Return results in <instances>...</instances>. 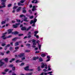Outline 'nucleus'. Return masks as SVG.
Returning a JSON list of instances; mask_svg holds the SVG:
<instances>
[{"mask_svg":"<svg viewBox=\"0 0 75 75\" xmlns=\"http://www.w3.org/2000/svg\"><path fill=\"white\" fill-rule=\"evenodd\" d=\"M13 49V47H10L9 48V50L10 51H12Z\"/></svg>","mask_w":75,"mask_h":75,"instance_id":"37","label":"nucleus"},{"mask_svg":"<svg viewBox=\"0 0 75 75\" xmlns=\"http://www.w3.org/2000/svg\"><path fill=\"white\" fill-rule=\"evenodd\" d=\"M15 49L16 50H17L19 49V47L18 46H17L15 47Z\"/></svg>","mask_w":75,"mask_h":75,"instance_id":"33","label":"nucleus"},{"mask_svg":"<svg viewBox=\"0 0 75 75\" xmlns=\"http://www.w3.org/2000/svg\"><path fill=\"white\" fill-rule=\"evenodd\" d=\"M23 13H25L26 12V11L25 10H23L22 11Z\"/></svg>","mask_w":75,"mask_h":75,"instance_id":"38","label":"nucleus"},{"mask_svg":"<svg viewBox=\"0 0 75 75\" xmlns=\"http://www.w3.org/2000/svg\"><path fill=\"white\" fill-rule=\"evenodd\" d=\"M17 8H18V6H14L13 8V9L14 10H15V9H16Z\"/></svg>","mask_w":75,"mask_h":75,"instance_id":"27","label":"nucleus"},{"mask_svg":"<svg viewBox=\"0 0 75 75\" xmlns=\"http://www.w3.org/2000/svg\"><path fill=\"white\" fill-rule=\"evenodd\" d=\"M9 67H10V68H12L14 67V64H9L8 66Z\"/></svg>","mask_w":75,"mask_h":75,"instance_id":"17","label":"nucleus"},{"mask_svg":"<svg viewBox=\"0 0 75 75\" xmlns=\"http://www.w3.org/2000/svg\"><path fill=\"white\" fill-rule=\"evenodd\" d=\"M17 39H18V37H16L14 38L13 39H12V41H14V40H17Z\"/></svg>","mask_w":75,"mask_h":75,"instance_id":"22","label":"nucleus"},{"mask_svg":"<svg viewBox=\"0 0 75 75\" xmlns=\"http://www.w3.org/2000/svg\"><path fill=\"white\" fill-rule=\"evenodd\" d=\"M13 28H18V26L15 25H13Z\"/></svg>","mask_w":75,"mask_h":75,"instance_id":"20","label":"nucleus"},{"mask_svg":"<svg viewBox=\"0 0 75 75\" xmlns=\"http://www.w3.org/2000/svg\"><path fill=\"white\" fill-rule=\"evenodd\" d=\"M32 36L31 35H29L28 36V38H31V37Z\"/></svg>","mask_w":75,"mask_h":75,"instance_id":"57","label":"nucleus"},{"mask_svg":"<svg viewBox=\"0 0 75 75\" xmlns=\"http://www.w3.org/2000/svg\"><path fill=\"white\" fill-rule=\"evenodd\" d=\"M33 70L34 69H29V71H33Z\"/></svg>","mask_w":75,"mask_h":75,"instance_id":"62","label":"nucleus"},{"mask_svg":"<svg viewBox=\"0 0 75 75\" xmlns=\"http://www.w3.org/2000/svg\"><path fill=\"white\" fill-rule=\"evenodd\" d=\"M52 71H50L48 72V73H47L48 74H52Z\"/></svg>","mask_w":75,"mask_h":75,"instance_id":"51","label":"nucleus"},{"mask_svg":"<svg viewBox=\"0 0 75 75\" xmlns=\"http://www.w3.org/2000/svg\"><path fill=\"white\" fill-rule=\"evenodd\" d=\"M34 18V16H31L30 17V19H32V18Z\"/></svg>","mask_w":75,"mask_h":75,"instance_id":"45","label":"nucleus"},{"mask_svg":"<svg viewBox=\"0 0 75 75\" xmlns=\"http://www.w3.org/2000/svg\"><path fill=\"white\" fill-rule=\"evenodd\" d=\"M16 21L17 22H19V23H20V22L21 21L20 20H16Z\"/></svg>","mask_w":75,"mask_h":75,"instance_id":"44","label":"nucleus"},{"mask_svg":"<svg viewBox=\"0 0 75 75\" xmlns=\"http://www.w3.org/2000/svg\"><path fill=\"white\" fill-rule=\"evenodd\" d=\"M21 30H22V31H24V30H26V28L25 27H22L21 28Z\"/></svg>","mask_w":75,"mask_h":75,"instance_id":"11","label":"nucleus"},{"mask_svg":"<svg viewBox=\"0 0 75 75\" xmlns=\"http://www.w3.org/2000/svg\"><path fill=\"white\" fill-rule=\"evenodd\" d=\"M23 35H24V34H20L18 35V36H19V37H21V36H23Z\"/></svg>","mask_w":75,"mask_h":75,"instance_id":"35","label":"nucleus"},{"mask_svg":"<svg viewBox=\"0 0 75 75\" xmlns=\"http://www.w3.org/2000/svg\"><path fill=\"white\" fill-rule=\"evenodd\" d=\"M26 46H28V47H30V45H31L30 44H27L26 45Z\"/></svg>","mask_w":75,"mask_h":75,"instance_id":"39","label":"nucleus"},{"mask_svg":"<svg viewBox=\"0 0 75 75\" xmlns=\"http://www.w3.org/2000/svg\"><path fill=\"white\" fill-rule=\"evenodd\" d=\"M12 35H9L7 37V38H11V37H12Z\"/></svg>","mask_w":75,"mask_h":75,"instance_id":"48","label":"nucleus"},{"mask_svg":"<svg viewBox=\"0 0 75 75\" xmlns=\"http://www.w3.org/2000/svg\"><path fill=\"white\" fill-rule=\"evenodd\" d=\"M25 59V57H23V58L21 59V60H24V59Z\"/></svg>","mask_w":75,"mask_h":75,"instance_id":"56","label":"nucleus"},{"mask_svg":"<svg viewBox=\"0 0 75 75\" xmlns=\"http://www.w3.org/2000/svg\"><path fill=\"white\" fill-rule=\"evenodd\" d=\"M22 61H20L19 59L17 60L16 61V63H18V62H22Z\"/></svg>","mask_w":75,"mask_h":75,"instance_id":"15","label":"nucleus"},{"mask_svg":"<svg viewBox=\"0 0 75 75\" xmlns=\"http://www.w3.org/2000/svg\"><path fill=\"white\" fill-rule=\"evenodd\" d=\"M18 45H19V43L18 42H16L15 43V46H18Z\"/></svg>","mask_w":75,"mask_h":75,"instance_id":"14","label":"nucleus"},{"mask_svg":"<svg viewBox=\"0 0 75 75\" xmlns=\"http://www.w3.org/2000/svg\"><path fill=\"white\" fill-rule=\"evenodd\" d=\"M24 2V1H23L22 0L20 1V2L21 3H23Z\"/></svg>","mask_w":75,"mask_h":75,"instance_id":"43","label":"nucleus"},{"mask_svg":"<svg viewBox=\"0 0 75 75\" xmlns=\"http://www.w3.org/2000/svg\"><path fill=\"white\" fill-rule=\"evenodd\" d=\"M43 71H44V72H47V69H44Z\"/></svg>","mask_w":75,"mask_h":75,"instance_id":"52","label":"nucleus"},{"mask_svg":"<svg viewBox=\"0 0 75 75\" xmlns=\"http://www.w3.org/2000/svg\"><path fill=\"white\" fill-rule=\"evenodd\" d=\"M6 45V43H3L1 44V46L2 47H4V46H5V45Z\"/></svg>","mask_w":75,"mask_h":75,"instance_id":"36","label":"nucleus"},{"mask_svg":"<svg viewBox=\"0 0 75 75\" xmlns=\"http://www.w3.org/2000/svg\"><path fill=\"white\" fill-rule=\"evenodd\" d=\"M15 24L17 26V25H20V23H16Z\"/></svg>","mask_w":75,"mask_h":75,"instance_id":"46","label":"nucleus"},{"mask_svg":"<svg viewBox=\"0 0 75 75\" xmlns=\"http://www.w3.org/2000/svg\"><path fill=\"white\" fill-rule=\"evenodd\" d=\"M24 69L25 71H29V66H26L24 68Z\"/></svg>","mask_w":75,"mask_h":75,"instance_id":"8","label":"nucleus"},{"mask_svg":"<svg viewBox=\"0 0 75 75\" xmlns=\"http://www.w3.org/2000/svg\"><path fill=\"white\" fill-rule=\"evenodd\" d=\"M37 19L36 18H35L34 19V20L33 21V22H34V23H35L37 22Z\"/></svg>","mask_w":75,"mask_h":75,"instance_id":"31","label":"nucleus"},{"mask_svg":"<svg viewBox=\"0 0 75 75\" xmlns=\"http://www.w3.org/2000/svg\"><path fill=\"white\" fill-rule=\"evenodd\" d=\"M30 24H32V23H34V22L33 21V20H31L30 22Z\"/></svg>","mask_w":75,"mask_h":75,"instance_id":"32","label":"nucleus"},{"mask_svg":"<svg viewBox=\"0 0 75 75\" xmlns=\"http://www.w3.org/2000/svg\"><path fill=\"white\" fill-rule=\"evenodd\" d=\"M33 74V72H30L28 73H27L26 75H31Z\"/></svg>","mask_w":75,"mask_h":75,"instance_id":"25","label":"nucleus"},{"mask_svg":"<svg viewBox=\"0 0 75 75\" xmlns=\"http://www.w3.org/2000/svg\"><path fill=\"white\" fill-rule=\"evenodd\" d=\"M35 0H33L32 1V3H34V2H35Z\"/></svg>","mask_w":75,"mask_h":75,"instance_id":"61","label":"nucleus"},{"mask_svg":"<svg viewBox=\"0 0 75 75\" xmlns=\"http://www.w3.org/2000/svg\"><path fill=\"white\" fill-rule=\"evenodd\" d=\"M13 29H9L8 30V34H9L11 33V34H13V35H16L17 34H18L19 33L18 32L16 31L12 32V31H13Z\"/></svg>","mask_w":75,"mask_h":75,"instance_id":"1","label":"nucleus"},{"mask_svg":"<svg viewBox=\"0 0 75 75\" xmlns=\"http://www.w3.org/2000/svg\"><path fill=\"white\" fill-rule=\"evenodd\" d=\"M6 54H9V53H10V51L9 50H8L6 52Z\"/></svg>","mask_w":75,"mask_h":75,"instance_id":"50","label":"nucleus"},{"mask_svg":"<svg viewBox=\"0 0 75 75\" xmlns=\"http://www.w3.org/2000/svg\"><path fill=\"white\" fill-rule=\"evenodd\" d=\"M39 58H38V57H33V60H34V61H35L37 59H38Z\"/></svg>","mask_w":75,"mask_h":75,"instance_id":"13","label":"nucleus"},{"mask_svg":"<svg viewBox=\"0 0 75 75\" xmlns=\"http://www.w3.org/2000/svg\"><path fill=\"white\" fill-rule=\"evenodd\" d=\"M13 42H12L10 43V45H11L12 46H13Z\"/></svg>","mask_w":75,"mask_h":75,"instance_id":"49","label":"nucleus"},{"mask_svg":"<svg viewBox=\"0 0 75 75\" xmlns=\"http://www.w3.org/2000/svg\"><path fill=\"white\" fill-rule=\"evenodd\" d=\"M18 6H21V4L20 2H19L18 3Z\"/></svg>","mask_w":75,"mask_h":75,"instance_id":"59","label":"nucleus"},{"mask_svg":"<svg viewBox=\"0 0 75 75\" xmlns=\"http://www.w3.org/2000/svg\"><path fill=\"white\" fill-rule=\"evenodd\" d=\"M12 71H16V67H12Z\"/></svg>","mask_w":75,"mask_h":75,"instance_id":"21","label":"nucleus"},{"mask_svg":"<svg viewBox=\"0 0 75 75\" xmlns=\"http://www.w3.org/2000/svg\"><path fill=\"white\" fill-rule=\"evenodd\" d=\"M16 23L15 21H12V23Z\"/></svg>","mask_w":75,"mask_h":75,"instance_id":"60","label":"nucleus"},{"mask_svg":"<svg viewBox=\"0 0 75 75\" xmlns=\"http://www.w3.org/2000/svg\"><path fill=\"white\" fill-rule=\"evenodd\" d=\"M21 7H19L18 8V9L16 10L17 12H19L20 11H21Z\"/></svg>","mask_w":75,"mask_h":75,"instance_id":"10","label":"nucleus"},{"mask_svg":"<svg viewBox=\"0 0 75 75\" xmlns=\"http://www.w3.org/2000/svg\"><path fill=\"white\" fill-rule=\"evenodd\" d=\"M24 53H21L19 55H18V56L19 57V58H21L23 57H24Z\"/></svg>","mask_w":75,"mask_h":75,"instance_id":"6","label":"nucleus"},{"mask_svg":"<svg viewBox=\"0 0 75 75\" xmlns=\"http://www.w3.org/2000/svg\"><path fill=\"white\" fill-rule=\"evenodd\" d=\"M28 38V37L27 36H25L23 38V39H25V38Z\"/></svg>","mask_w":75,"mask_h":75,"instance_id":"63","label":"nucleus"},{"mask_svg":"<svg viewBox=\"0 0 75 75\" xmlns=\"http://www.w3.org/2000/svg\"><path fill=\"white\" fill-rule=\"evenodd\" d=\"M47 58H48V59L46 60V62L50 61V56L48 55L47 57Z\"/></svg>","mask_w":75,"mask_h":75,"instance_id":"9","label":"nucleus"},{"mask_svg":"<svg viewBox=\"0 0 75 75\" xmlns=\"http://www.w3.org/2000/svg\"><path fill=\"white\" fill-rule=\"evenodd\" d=\"M42 64L41 68H44V67H45V69H47V65L46 64H45L44 63H42Z\"/></svg>","mask_w":75,"mask_h":75,"instance_id":"3","label":"nucleus"},{"mask_svg":"<svg viewBox=\"0 0 75 75\" xmlns=\"http://www.w3.org/2000/svg\"><path fill=\"white\" fill-rule=\"evenodd\" d=\"M35 34H37V33H38V31H35L34 32Z\"/></svg>","mask_w":75,"mask_h":75,"instance_id":"55","label":"nucleus"},{"mask_svg":"<svg viewBox=\"0 0 75 75\" xmlns=\"http://www.w3.org/2000/svg\"><path fill=\"white\" fill-rule=\"evenodd\" d=\"M7 0H1V2H6Z\"/></svg>","mask_w":75,"mask_h":75,"instance_id":"47","label":"nucleus"},{"mask_svg":"<svg viewBox=\"0 0 75 75\" xmlns=\"http://www.w3.org/2000/svg\"><path fill=\"white\" fill-rule=\"evenodd\" d=\"M1 5H3L2 6H0V8H4L6 7V4L5 2H2L1 4Z\"/></svg>","mask_w":75,"mask_h":75,"instance_id":"2","label":"nucleus"},{"mask_svg":"<svg viewBox=\"0 0 75 75\" xmlns=\"http://www.w3.org/2000/svg\"><path fill=\"white\" fill-rule=\"evenodd\" d=\"M46 55L45 54H41V56L42 57H44Z\"/></svg>","mask_w":75,"mask_h":75,"instance_id":"28","label":"nucleus"},{"mask_svg":"<svg viewBox=\"0 0 75 75\" xmlns=\"http://www.w3.org/2000/svg\"><path fill=\"white\" fill-rule=\"evenodd\" d=\"M39 49V50H41V45H40L39 46H38Z\"/></svg>","mask_w":75,"mask_h":75,"instance_id":"42","label":"nucleus"},{"mask_svg":"<svg viewBox=\"0 0 75 75\" xmlns=\"http://www.w3.org/2000/svg\"><path fill=\"white\" fill-rule=\"evenodd\" d=\"M4 53L2 52H1L0 53V55H4Z\"/></svg>","mask_w":75,"mask_h":75,"instance_id":"41","label":"nucleus"},{"mask_svg":"<svg viewBox=\"0 0 75 75\" xmlns=\"http://www.w3.org/2000/svg\"><path fill=\"white\" fill-rule=\"evenodd\" d=\"M6 20H5L4 21H2L1 23V24H6Z\"/></svg>","mask_w":75,"mask_h":75,"instance_id":"19","label":"nucleus"},{"mask_svg":"<svg viewBox=\"0 0 75 75\" xmlns=\"http://www.w3.org/2000/svg\"><path fill=\"white\" fill-rule=\"evenodd\" d=\"M10 45L9 44H8L7 45L4 47V50H7L8 47H9Z\"/></svg>","mask_w":75,"mask_h":75,"instance_id":"7","label":"nucleus"},{"mask_svg":"<svg viewBox=\"0 0 75 75\" xmlns=\"http://www.w3.org/2000/svg\"><path fill=\"white\" fill-rule=\"evenodd\" d=\"M5 71L6 72H8V69H7L5 70Z\"/></svg>","mask_w":75,"mask_h":75,"instance_id":"54","label":"nucleus"},{"mask_svg":"<svg viewBox=\"0 0 75 75\" xmlns=\"http://www.w3.org/2000/svg\"><path fill=\"white\" fill-rule=\"evenodd\" d=\"M44 74V73L42 72V73H41V74H40L39 75H43Z\"/></svg>","mask_w":75,"mask_h":75,"instance_id":"64","label":"nucleus"},{"mask_svg":"<svg viewBox=\"0 0 75 75\" xmlns=\"http://www.w3.org/2000/svg\"><path fill=\"white\" fill-rule=\"evenodd\" d=\"M39 59L40 62H42L43 61V60L42 59V58H39Z\"/></svg>","mask_w":75,"mask_h":75,"instance_id":"26","label":"nucleus"},{"mask_svg":"<svg viewBox=\"0 0 75 75\" xmlns=\"http://www.w3.org/2000/svg\"><path fill=\"white\" fill-rule=\"evenodd\" d=\"M25 52H30V51L29 50H25Z\"/></svg>","mask_w":75,"mask_h":75,"instance_id":"34","label":"nucleus"},{"mask_svg":"<svg viewBox=\"0 0 75 75\" xmlns=\"http://www.w3.org/2000/svg\"><path fill=\"white\" fill-rule=\"evenodd\" d=\"M36 42V40L34 39H33L32 40V42H33V45H37V43L35 42Z\"/></svg>","mask_w":75,"mask_h":75,"instance_id":"5","label":"nucleus"},{"mask_svg":"<svg viewBox=\"0 0 75 75\" xmlns=\"http://www.w3.org/2000/svg\"><path fill=\"white\" fill-rule=\"evenodd\" d=\"M32 26L33 27H35V23H33V24Z\"/></svg>","mask_w":75,"mask_h":75,"instance_id":"53","label":"nucleus"},{"mask_svg":"<svg viewBox=\"0 0 75 75\" xmlns=\"http://www.w3.org/2000/svg\"><path fill=\"white\" fill-rule=\"evenodd\" d=\"M27 18L25 17V18L24 19L23 21H26V22H28V21L27 20Z\"/></svg>","mask_w":75,"mask_h":75,"instance_id":"18","label":"nucleus"},{"mask_svg":"<svg viewBox=\"0 0 75 75\" xmlns=\"http://www.w3.org/2000/svg\"><path fill=\"white\" fill-rule=\"evenodd\" d=\"M31 28V26H29L28 28L26 29V31H28V30H29L30 29V28Z\"/></svg>","mask_w":75,"mask_h":75,"instance_id":"29","label":"nucleus"},{"mask_svg":"<svg viewBox=\"0 0 75 75\" xmlns=\"http://www.w3.org/2000/svg\"><path fill=\"white\" fill-rule=\"evenodd\" d=\"M4 61L6 62H8V59L7 58H6L4 59Z\"/></svg>","mask_w":75,"mask_h":75,"instance_id":"12","label":"nucleus"},{"mask_svg":"<svg viewBox=\"0 0 75 75\" xmlns=\"http://www.w3.org/2000/svg\"><path fill=\"white\" fill-rule=\"evenodd\" d=\"M2 60H3V59L0 60V67H1L4 64V62H2Z\"/></svg>","mask_w":75,"mask_h":75,"instance_id":"4","label":"nucleus"},{"mask_svg":"<svg viewBox=\"0 0 75 75\" xmlns=\"http://www.w3.org/2000/svg\"><path fill=\"white\" fill-rule=\"evenodd\" d=\"M24 64H25V63L24 62H22L20 65V66H23V65H24Z\"/></svg>","mask_w":75,"mask_h":75,"instance_id":"30","label":"nucleus"},{"mask_svg":"<svg viewBox=\"0 0 75 75\" xmlns=\"http://www.w3.org/2000/svg\"><path fill=\"white\" fill-rule=\"evenodd\" d=\"M14 60H15V58H12L11 59V60L9 61V62L11 63L13 62V61H14Z\"/></svg>","mask_w":75,"mask_h":75,"instance_id":"16","label":"nucleus"},{"mask_svg":"<svg viewBox=\"0 0 75 75\" xmlns=\"http://www.w3.org/2000/svg\"><path fill=\"white\" fill-rule=\"evenodd\" d=\"M38 71H41V69H40V67L39 66L38 67Z\"/></svg>","mask_w":75,"mask_h":75,"instance_id":"24","label":"nucleus"},{"mask_svg":"<svg viewBox=\"0 0 75 75\" xmlns=\"http://www.w3.org/2000/svg\"><path fill=\"white\" fill-rule=\"evenodd\" d=\"M2 74H3V75H5L6 74V72H2L1 73Z\"/></svg>","mask_w":75,"mask_h":75,"instance_id":"58","label":"nucleus"},{"mask_svg":"<svg viewBox=\"0 0 75 75\" xmlns=\"http://www.w3.org/2000/svg\"><path fill=\"white\" fill-rule=\"evenodd\" d=\"M12 5L11 4H8V7H11Z\"/></svg>","mask_w":75,"mask_h":75,"instance_id":"40","label":"nucleus"},{"mask_svg":"<svg viewBox=\"0 0 75 75\" xmlns=\"http://www.w3.org/2000/svg\"><path fill=\"white\" fill-rule=\"evenodd\" d=\"M25 17V16L23 15H21L20 16V18H21L22 17Z\"/></svg>","mask_w":75,"mask_h":75,"instance_id":"23","label":"nucleus"}]
</instances>
